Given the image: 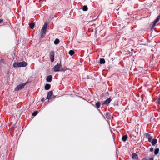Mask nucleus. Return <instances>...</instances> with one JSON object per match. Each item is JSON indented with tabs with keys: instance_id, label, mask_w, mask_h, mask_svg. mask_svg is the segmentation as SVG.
Listing matches in <instances>:
<instances>
[{
	"instance_id": "obj_1",
	"label": "nucleus",
	"mask_w": 160,
	"mask_h": 160,
	"mask_svg": "<svg viewBox=\"0 0 160 160\" xmlns=\"http://www.w3.org/2000/svg\"><path fill=\"white\" fill-rule=\"evenodd\" d=\"M26 63L23 61L21 62H15L13 64V67L15 68L25 67L27 65Z\"/></svg>"
},
{
	"instance_id": "obj_2",
	"label": "nucleus",
	"mask_w": 160,
	"mask_h": 160,
	"mask_svg": "<svg viewBox=\"0 0 160 160\" xmlns=\"http://www.w3.org/2000/svg\"><path fill=\"white\" fill-rule=\"evenodd\" d=\"M25 86V84L22 83L18 85L15 88L14 90L16 91H18L22 89Z\"/></svg>"
},
{
	"instance_id": "obj_3",
	"label": "nucleus",
	"mask_w": 160,
	"mask_h": 160,
	"mask_svg": "<svg viewBox=\"0 0 160 160\" xmlns=\"http://www.w3.org/2000/svg\"><path fill=\"white\" fill-rule=\"evenodd\" d=\"M61 65V62H60L59 64L58 63L55 65L53 68V70L54 72H57L60 71V68Z\"/></svg>"
},
{
	"instance_id": "obj_4",
	"label": "nucleus",
	"mask_w": 160,
	"mask_h": 160,
	"mask_svg": "<svg viewBox=\"0 0 160 160\" xmlns=\"http://www.w3.org/2000/svg\"><path fill=\"white\" fill-rule=\"evenodd\" d=\"M55 53L54 51H51L50 52L49 58L51 62H54V60Z\"/></svg>"
},
{
	"instance_id": "obj_5",
	"label": "nucleus",
	"mask_w": 160,
	"mask_h": 160,
	"mask_svg": "<svg viewBox=\"0 0 160 160\" xmlns=\"http://www.w3.org/2000/svg\"><path fill=\"white\" fill-rule=\"evenodd\" d=\"M111 102V99L110 98H109L107 99L106 100L102 102V105H108L109 103H110Z\"/></svg>"
},
{
	"instance_id": "obj_6",
	"label": "nucleus",
	"mask_w": 160,
	"mask_h": 160,
	"mask_svg": "<svg viewBox=\"0 0 160 160\" xmlns=\"http://www.w3.org/2000/svg\"><path fill=\"white\" fill-rule=\"evenodd\" d=\"M52 77L51 75H49L47 77L46 80L48 82H51L52 80Z\"/></svg>"
},
{
	"instance_id": "obj_7",
	"label": "nucleus",
	"mask_w": 160,
	"mask_h": 160,
	"mask_svg": "<svg viewBox=\"0 0 160 160\" xmlns=\"http://www.w3.org/2000/svg\"><path fill=\"white\" fill-rule=\"evenodd\" d=\"M46 29L42 28L40 32V33L42 35L41 36L42 37L43 35H45L46 33Z\"/></svg>"
},
{
	"instance_id": "obj_8",
	"label": "nucleus",
	"mask_w": 160,
	"mask_h": 160,
	"mask_svg": "<svg viewBox=\"0 0 160 160\" xmlns=\"http://www.w3.org/2000/svg\"><path fill=\"white\" fill-rule=\"evenodd\" d=\"M157 140L156 139H152V140L151 141V142H150L151 143L153 146H154L157 143Z\"/></svg>"
},
{
	"instance_id": "obj_9",
	"label": "nucleus",
	"mask_w": 160,
	"mask_h": 160,
	"mask_svg": "<svg viewBox=\"0 0 160 160\" xmlns=\"http://www.w3.org/2000/svg\"><path fill=\"white\" fill-rule=\"evenodd\" d=\"M159 20H159L158 18H157L155 20L152 26V28H154L156 26V23L159 21Z\"/></svg>"
},
{
	"instance_id": "obj_10",
	"label": "nucleus",
	"mask_w": 160,
	"mask_h": 160,
	"mask_svg": "<svg viewBox=\"0 0 160 160\" xmlns=\"http://www.w3.org/2000/svg\"><path fill=\"white\" fill-rule=\"evenodd\" d=\"M52 93H53L52 91H50L48 93L47 99H49L52 94Z\"/></svg>"
},
{
	"instance_id": "obj_11",
	"label": "nucleus",
	"mask_w": 160,
	"mask_h": 160,
	"mask_svg": "<svg viewBox=\"0 0 160 160\" xmlns=\"http://www.w3.org/2000/svg\"><path fill=\"white\" fill-rule=\"evenodd\" d=\"M132 159H136L138 158V155L136 153H133L132 154Z\"/></svg>"
},
{
	"instance_id": "obj_12",
	"label": "nucleus",
	"mask_w": 160,
	"mask_h": 160,
	"mask_svg": "<svg viewBox=\"0 0 160 160\" xmlns=\"http://www.w3.org/2000/svg\"><path fill=\"white\" fill-rule=\"evenodd\" d=\"M128 136L127 135H125L123 136L122 138V140L123 142H125L127 139Z\"/></svg>"
},
{
	"instance_id": "obj_13",
	"label": "nucleus",
	"mask_w": 160,
	"mask_h": 160,
	"mask_svg": "<svg viewBox=\"0 0 160 160\" xmlns=\"http://www.w3.org/2000/svg\"><path fill=\"white\" fill-rule=\"evenodd\" d=\"M51 87V85L49 84H46L45 86V89L46 90H49Z\"/></svg>"
},
{
	"instance_id": "obj_14",
	"label": "nucleus",
	"mask_w": 160,
	"mask_h": 160,
	"mask_svg": "<svg viewBox=\"0 0 160 160\" xmlns=\"http://www.w3.org/2000/svg\"><path fill=\"white\" fill-rule=\"evenodd\" d=\"M99 62L101 64H104L105 62V61L104 58H100V59Z\"/></svg>"
},
{
	"instance_id": "obj_15",
	"label": "nucleus",
	"mask_w": 160,
	"mask_h": 160,
	"mask_svg": "<svg viewBox=\"0 0 160 160\" xmlns=\"http://www.w3.org/2000/svg\"><path fill=\"white\" fill-rule=\"evenodd\" d=\"M106 118L107 119H109L111 118L110 114L109 113H108V112H107L106 113Z\"/></svg>"
},
{
	"instance_id": "obj_16",
	"label": "nucleus",
	"mask_w": 160,
	"mask_h": 160,
	"mask_svg": "<svg viewBox=\"0 0 160 160\" xmlns=\"http://www.w3.org/2000/svg\"><path fill=\"white\" fill-rule=\"evenodd\" d=\"M100 103L99 102H98L95 104V106L97 108H98L100 107Z\"/></svg>"
},
{
	"instance_id": "obj_17",
	"label": "nucleus",
	"mask_w": 160,
	"mask_h": 160,
	"mask_svg": "<svg viewBox=\"0 0 160 160\" xmlns=\"http://www.w3.org/2000/svg\"><path fill=\"white\" fill-rule=\"evenodd\" d=\"M30 28L31 29H33L34 26V23L33 22L29 24Z\"/></svg>"
},
{
	"instance_id": "obj_18",
	"label": "nucleus",
	"mask_w": 160,
	"mask_h": 160,
	"mask_svg": "<svg viewBox=\"0 0 160 160\" xmlns=\"http://www.w3.org/2000/svg\"><path fill=\"white\" fill-rule=\"evenodd\" d=\"M59 42V39L57 38L55 39V41H54V43L55 44H58Z\"/></svg>"
},
{
	"instance_id": "obj_19",
	"label": "nucleus",
	"mask_w": 160,
	"mask_h": 160,
	"mask_svg": "<svg viewBox=\"0 0 160 160\" xmlns=\"http://www.w3.org/2000/svg\"><path fill=\"white\" fill-rule=\"evenodd\" d=\"M156 103L158 104H160V94L159 95L158 97V98Z\"/></svg>"
},
{
	"instance_id": "obj_20",
	"label": "nucleus",
	"mask_w": 160,
	"mask_h": 160,
	"mask_svg": "<svg viewBox=\"0 0 160 160\" xmlns=\"http://www.w3.org/2000/svg\"><path fill=\"white\" fill-rule=\"evenodd\" d=\"M159 150V148H157L155 149L154 151V154L155 155H157L158 153Z\"/></svg>"
},
{
	"instance_id": "obj_21",
	"label": "nucleus",
	"mask_w": 160,
	"mask_h": 160,
	"mask_svg": "<svg viewBox=\"0 0 160 160\" xmlns=\"http://www.w3.org/2000/svg\"><path fill=\"white\" fill-rule=\"evenodd\" d=\"M74 53V52L73 50H70L69 52V54L71 56H72Z\"/></svg>"
},
{
	"instance_id": "obj_22",
	"label": "nucleus",
	"mask_w": 160,
	"mask_h": 160,
	"mask_svg": "<svg viewBox=\"0 0 160 160\" xmlns=\"http://www.w3.org/2000/svg\"><path fill=\"white\" fill-rule=\"evenodd\" d=\"M88 7L87 6H84L82 8V10L83 11H86L88 10Z\"/></svg>"
},
{
	"instance_id": "obj_23",
	"label": "nucleus",
	"mask_w": 160,
	"mask_h": 160,
	"mask_svg": "<svg viewBox=\"0 0 160 160\" xmlns=\"http://www.w3.org/2000/svg\"><path fill=\"white\" fill-rule=\"evenodd\" d=\"M48 23L47 22H45L44 23V25H43L42 28L46 29L47 26H48Z\"/></svg>"
},
{
	"instance_id": "obj_24",
	"label": "nucleus",
	"mask_w": 160,
	"mask_h": 160,
	"mask_svg": "<svg viewBox=\"0 0 160 160\" xmlns=\"http://www.w3.org/2000/svg\"><path fill=\"white\" fill-rule=\"evenodd\" d=\"M38 112L37 111H34L32 113V116H36L38 114Z\"/></svg>"
},
{
	"instance_id": "obj_25",
	"label": "nucleus",
	"mask_w": 160,
	"mask_h": 160,
	"mask_svg": "<svg viewBox=\"0 0 160 160\" xmlns=\"http://www.w3.org/2000/svg\"><path fill=\"white\" fill-rule=\"evenodd\" d=\"M152 137L151 136V135L150 136V137H149L148 138V141L149 142H151V141L152 140Z\"/></svg>"
},
{
	"instance_id": "obj_26",
	"label": "nucleus",
	"mask_w": 160,
	"mask_h": 160,
	"mask_svg": "<svg viewBox=\"0 0 160 160\" xmlns=\"http://www.w3.org/2000/svg\"><path fill=\"white\" fill-rule=\"evenodd\" d=\"M145 138H148L149 137H150V134H149L148 133H146L145 135Z\"/></svg>"
},
{
	"instance_id": "obj_27",
	"label": "nucleus",
	"mask_w": 160,
	"mask_h": 160,
	"mask_svg": "<svg viewBox=\"0 0 160 160\" xmlns=\"http://www.w3.org/2000/svg\"><path fill=\"white\" fill-rule=\"evenodd\" d=\"M153 158H149L148 160L146 158H143L142 160H153Z\"/></svg>"
},
{
	"instance_id": "obj_28",
	"label": "nucleus",
	"mask_w": 160,
	"mask_h": 160,
	"mask_svg": "<svg viewBox=\"0 0 160 160\" xmlns=\"http://www.w3.org/2000/svg\"><path fill=\"white\" fill-rule=\"evenodd\" d=\"M153 148L152 147H151L150 148V151L151 152H153Z\"/></svg>"
},
{
	"instance_id": "obj_29",
	"label": "nucleus",
	"mask_w": 160,
	"mask_h": 160,
	"mask_svg": "<svg viewBox=\"0 0 160 160\" xmlns=\"http://www.w3.org/2000/svg\"><path fill=\"white\" fill-rule=\"evenodd\" d=\"M28 81L25 83H23V84H24L25 86L27 84H28Z\"/></svg>"
},
{
	"instance_id": "obj_30",
	"label": "nucleus",
	"mask_w": 160,
	"mask_h": 160,
	"mask_svg": "<svg viewBox=\"0 0 160 160\" xmlns=\"http://www.w3.org/2000/svg\"><path fill=\"white\" fill-rule=\"evenodd\" d=\"M44 101V98H42L41 99V102H43Z\"/></svg>"
},
{
	"instance_id": "obj_31",
	"label": "nucleus",
	"mask_w": 160,
	"mask_h": 160,
	"mask_svg": "<svg viewBox=\"0 0 160 160\" xmlns=\"http://www.w3.org/2000/svg\"><path fill=\"white\" fill-rule=\"evenodd\" d=\"M157 18H158V19L159 20H160V15H158V17H157Z\"/></svg>"
},
{
	"instance_id": "obj_32",
	"label": "nucleus",
	"mask_w": 160,
	"mask_h": 160,
	"mask_svg": "<svg viewBox=\"0 0 160 160\" xmlns=\"http://www.w3.org/2000/svg\"><path fill=\"white\" fill-rule=\"evenodd\" d=\"M3 20L2 19H0V23H1L2 21Z\"/></svg>"
},
{
	"instance_id": "obj_33",
	"label": "nucleus",
	"mask_w": 160,
	"mask_h": 160,
	"mask_svg": "<svg viewBox=\"0 0 160 160\" xmlns=\"http://www.w3.org/2000/svg\"><path fill=\"white\" fill-rule=\"evenodd\" d=\"M100 113L103 116V117L104 118H105V117L101 113V112H100Z\"/></svg>"
},
{
	"instance_id": "obj_34",
	"label": "nucleus",
	"mask_w": 160,
	"mask_h": 160,
	"mask_svg": "<svg viewBox=\"0 0 160 160\" xmlns=\"http://www.w3.org/2000/svg\"><path fill=\"white\" fill-rule=\"evenodd\" d=\"M61 71H63V70H61Z\"/></svg>"
}]
</instances>
